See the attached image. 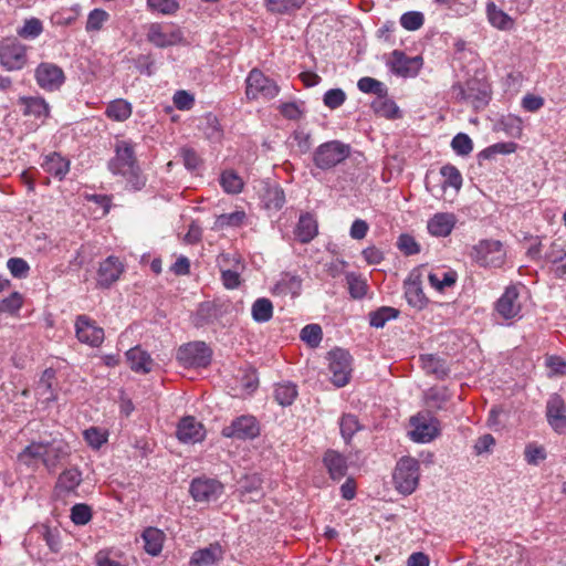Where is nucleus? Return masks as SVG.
Segmentation results:
<instances>
[{"instance_id":"nucleus-1","label":"nucleus","mask_w":566,"mask_h":566,"mask_svg":"<svg viewBox=\"0 0 566 566\" xmlns=\"http://www.w3.org/2000/svg\"><path fill=\"white\" fill-rule=\"evenodd\" d=\"M107 168L114 176L125 179L128 190L138 191L146 186V176L138 165L135 144L130 140H116L114 156L108 160Z\"/></svg>"},{"instance_id":"nucleus-2","label":"nucleus","mask_w":566,"mask_h":566,"mask_svg":"<svg viewBox=\"0 0 566 566\" xmlns=\"http://www.w3.org/2000/svg\"><path fill=\"white\" fill-rule=\"evenodd\" d=\"M452 92L458 101L472 105L475 111L485 108L491 99L490 84L476 77L468 80L464 85H452Z\"/></svg>"},{"instance_id":"nucleus-3","label":"nucleus","mask_w":566,"mask_h":566,"mask_svg":"<svg viewBox=\"0 0 566 566\" xmlns=\"http://www.w3.org/2000/svg\"><path fill=\"white\" fill-rule=\"evenodd\" d=\"M352 148L340 140L321 144L313 153V163L321 170H331L350 156Z\"/></svg>"},{"instance_id":"nucleus-4","label":"nucleus","mask_w":566,"mask_h":566,"mask_svg":"<svg viewBox=\"0 0 566 566\" xmlns=\"http://www.w3.org/2000/svg\"><path fill=\"white\" fill-rule=\"evenodd\" d=\"M470 256L480 266L500 268L505 261L506 252L501 241L485 239L472 247Z\"/></svg>"},{"instance_id":"nucleus-5","label":"nucleus","mask_w":566,"mask_h":566,"mask_svg":"<svg viewBox=\"0 0 566 566\" xmlns=\"http://www.w3.org/2000/svg\"><path fill=\"white\" fill-rule=\"evenodd\" d=\"M146 39L159 49L185 44V34L180 27L172 23L154 22L147 25Z\"/></svg>"},{"instance_id":"nucleus-6","label":"nucleus","mask_w":566,"mask_h":566,"mask_svg":"<svg viewBox=\"0 0 566 566\" xmlns=\"http://www.w3.org/2000/svg\"><path fill=\"white\" fill-rule=\"evenodd\" d=\"M419 471L418 460L410 457L401 458L394 472L396 490L403 495L413 493L419 483Z\"/></svg>"},{"instance_id":"nucleus-7","label":"nucleus","mask_w":566,"mask_h":566,"mask_svg":"<svg viewBox=\"0 0 566 566\" xmlns=\"http://www.w3.org/2000/svg\"><path fill=\"white\" fill-rule=\"evenodd\" d=\"M245 84V94L249 99L262 98L270 101L280 93V87L276 82L258 69H252L249 72Z\"/></svg>"},{"instance_id":"nucleus-8","label":"nucleus","mask_w":566,"mask_h":566,"mask_svg":"<svg viewBox=\"0 0 566 566\" xmlns=\"http://www.w3.org/2000/svg\"><path fill=\"white\" fill-rule=\"evenodd\" d=\"M331 380L337 387L346 386L352 377V356L343 348H334L327 354Z\"/></svg>"},{"instance_id":"nucleus-9","label":"nucleus","mask_w":566,"mask_h":566,"mask_svg":"<svg viewBox=\"0 0 566 566\" xmlns=\"http://www.w3.org/2000/svg\"><path fill=\"white\" fill-rule=\"evenodd\" d=\"M27 61V46L17 38H6L0 42V64L7 71L22 70Z\"/></svg>"},{"instance_id":"nucleus-10","label":"nucleus","mask_w":566,"mask_h":566,"mask_svg":"<svg viewBox=\"0 0 566 566\" xmlns=\"http://www.w3.org/2000/svg\"><path fill=\"white\" fill-rule=\"evenodd\" d=\"M390 72L397 76L416 77L423 65L421 55L408 56L403 51L394 50L386 61Z\"/></svg>"},{"instance_id":"nucleus-11","label":"nucleus","mask_w":566,"mask_h":566,"mask_svg":"<svg viewBox=\"0 0 566 566\" xmlns=\"http://www.w3.org/2000/svg\"><path fill=\"white\" fill-rule=\"evenodd\" d=\"M221 434L235 440H252L260 434V423L254 416L242 415L223 427Z\"/></svg>"},{"instance_id":"nucleus-12","label":"nucleus","mask_w":566,"mask_h":566,"mask_svg":"<svg viewBox=\"0 0 566 566\" xmlns=\"http://www.w3.org/2000/svg\"><path fill=\"white\" fill-rule=\"evenodd\" d=\"M189 492L196 502L209 503L223 494L224 486L216 479L200 476L191 481Z\"/></svg>"},{"instance_id":"nucleus-13","label":"nucleus","mask_w":566,"mask_h":566,"mask_svg":"<svg viewBox=\"0 0 566 566\" xmlns=\"http://www.w3.org/2000/svg\"><path fill=\"white\" fill-rule=\"evenodd\" d=\"M178 360L187 367H207L211 361V349L203 342L189 343L178 350Z\"/></svg>"},{"instance_id":"nucleus-14","label":"nucleus","mask_w":566,"mask_h":566,"mask_svg":"<svg viewBox=\"0 0 566 566\" xmlns=\"http://www.w3.org/2000/svg\"><path fill=\"white\" fill-rule=\"evenodd\" d=\"M75 335L80 343L91 347H99L104 342V329L87 315H78L75 319Z\"/></svg>"},{"instance_id":"nucleus-15","label":"nucleus","mask_w":566,"mask_h":566,"mask_svg":"<svg viewBox=\"0 0 566 566\" xmlns=\"http://www.w3.org/2000/svg\"><path fill=\"white\" fill-rule=\"evenodd\" d=\"M410 423L413 427L411 438L416 442H430L439 436V420L429 415L418 413L411 417Z\"/></svg>"},{"instance_id":"nucleus-16","label":"nucleus","mask_w":566,"mask_h":566,"mask_svg":"<svg viewBox=\"0 0 566 566\" xmlns=\"http://www.w3.org/2000/svg\"><path fill=\"white\" fill-rule=\"evenodd\" d=\"M34 75L38 85L49 92L57 91L65 82L63 70L50 62L40 63Z\"/></svg>"},{"instance_id":"nucleus-17","label":"nucleus","mask_w":566,"mask_h":566,"mask_svg":"<svg viewBox=\"0 0 566 566\" xmlns=\"http://www.w3.org/2000/svg\"><path fill=\"white\" fill-rule=\"evenodd\" d=\"M546 419L552 429L559 433H566V403L562 396L554 394L546 402Z\"/></svg>"},{"instance_id":"nucleus-18","label":"nucleus","mask_w":566,"mask_h":566,"mask_svg":"<svg viewBox=\"0 0 566 566\" xmlns=\"http://www.w3.org/2000/svg\"><path fill=\"white\" fill-rule=\"evenodd\" d=\"M176 436L180 442L193 444L205 439L206 429L195 417L187 416L179 421Z\"/></svg>"},{"instance_id":"nucleus-19","label":"nucleus","mask_w":566,"mask_h":566,"mask_svg":"<svg viewBox=\"0 0 566 566\" xmlns=\"http://www.w3.org/2000/svg\"><path fill=\"white\" fill-rule=\"evenodd\" d=\"M124 272V264L117 256L111 255L99 263L97 270V285L107 289L114 284Z\"/></svg>"},{"instance_id":"nucleus-20","label":"nucleus","mask_w":566,"mask_h":566,"mask_svg":"<svg viewBox=\"0 0 566 566\" xmlns=\"http://www.w3.org/2000/svg\"><path fill=\"white\" fill-rule=\"evenodd\" d=\"M44 446L43 465L49 471H54L59 463L70 454V446L64 440L57 438L44 441Z\"/></svg>"},{"instance_id":"nucleus-21","label":"nucleus","mask_w":566,"mask_h":566,"mask_svg":"<svg viewBox=\"0 0 566 566\" xmlns=\"http://www.w3.org/2000/svg\"><path fill=\"white\" fill-rule=\"evenodd\" d=\"M405 297L407 303L417 310H423L428 305V297L426 296L420 274L411 273L403 283Z\"/></svg>"},{"instance_id":"nucleus-22","label":"nucleus","mask_w":566,"mask_h":566,"mask_svg":"<svg viewBox=\"0 0 566 566\" xmlns=\"http://www.w3.org/2000/svg\"><path fill=\"white\" fill-rule=\"evenodd\" d=\"M518 291L516 286H507L504 293L495 303V311L501 315L504 319H511L518 316L521 312V305L517 301Z\"/></svg>"},{"instance_id":"nucleus-23","label":"nucleus","mask_w":566,"mask_h":566,"mask_svg":"<svg viewBox=\"0 0 566 566\" xmlns=\"http://www.w3.org/2000/svg\"><path fill=\"white\" fill-rule=\"evenodd\" d=\"M323 463L327 472L334 481H339L347 473V459L345 455L335 450H327L323 457Z\"/></svg>"},{"instance_id":"nucleus-24","label":"nucleus","mask_w":566,"mask_h":566,"mask_svg":"<svg viewBox=\"0 0 566 566\" xmlns=\"http://www.w3.org/2000/svg\"><path fill=\"white\" fill-rule=\"evenodd\" d=\"M455 222L457 218L453 213L439 212L429 219L427 228L434 237H447L452 232Z\"/></svg>"},{"instance_id":"nucleus-25","label":"nucleus","mask_w":566,"mask_h":566,"mask_svg":"<svg viewBox=\"0 0 566 566\" xmlns=\"http://www.w3.org/2000/svg\"><path fill=\"white\" fill-rule=\"evenodd\" d=\"M486 14L490 23L500 30H511L514 27L513 13L502 9L493 0L486 4Z\"/></svg>"},{"instance_id":"nucleus-26","label":"nucleus","mask_w":566,"mask_h":566,"mask_svg":"<svg viewBox=\"0 0 566 566\" xmlns=\"http://www.w3.org/2000/svg\"><path fill=\"white\" fill-rule=\"evenodd\" d=\"M223 557L222 548L219 544H211L208 547L196 551L191 558V566H213Z\"/></svg>"},{"instance_id":"nucleus-27","label":"nucleus","mask_w":566,"mask_h":566,"mask_svg":"<svg viewBox=\"0 0 566 566\" xmlns=\"http://www.w3.org/2000/svg\"><path fill=\"white\" fill-rule=\"evenodd\" d=\"M545 259L553 264V272L557 279H566V250L560 243L553 242Z\"/></svg>"},{"instance_id":"nucleus-28","label":"nucleus","mask_w":566,"mask_h":566,"mask_svg":"<svg viewBox=\"0 0 566 566\" xmlns=\"http://www.w3.org/2000/svg\"><path fill=\"white\" fill-rule=\"evenodd\" d=\"M294 234L301 243H308L316 237L317 222L311 213L300 216Z\"/></svg>"},{"instance_id":"nucleus-29","label":"nucleus","mask_w":566,"mask_h":566,"mask_svg":"<svg viewBox=\"0 0 566 566\" xmlns=\"http://www.w3.org/2000/svg\"><path fill=\"white\" fill-rule=\"evenodd\" d=\"M129 367L135 373L147 374L151 370L153 359L148 353L140 347H134L126 352Z\"/></svg>"},{"instance_id":"nucleus-30","label":"nucleus","mask_w":566,"mask_h":566,"mask_svg":"<svg viewBox=\"0 0 566 566\" xmlns=\"http://www.w3.org/2000/svg\"><path fill=\"white\" fill-rule=\"evenodd\" d=\"M302 291V279L298 275L284 273L273 287V293L277 295H291L296 297Z\"/></svg>"},{"instance_id":"nucleus-31","label":"nucleus","mask_w":566,"mask_h":566,"mask_svg":"<svg viewBox=\"0 0 566 566\" xmlns=\"http://www.w3.org/2000/svg\"><path fill=\"white\" fill-rule=\"evenodd\" d=\"M19 104L23 106V115L33 116L35 118H45L49 116V104L42 97H27L19 98Z\"/></svg>"},{"instance_id":"nucleus-32","label":"nucleus","mask_w":566,"mask_h":566,"mask_svg":"<svg viewBox=\"0 0 566 566\" xmlns=\"http://www.w3.org/2000/svg\"><path fill=\"white\" fill-rule=\"evenodd\" d=\"M42 168L50 175L62 180L70 170V161L60 154L52 153L44 158Z\"/></svg>"},{"instance_id":"nucleus-33","label":"nucleus","mask_w":566,"mask_h":566,"mask_svg":"<svg viewBox=\"0 0 566 566\" xmlns=\"http://www.w3.org/2000/svg\"><path fill=\"white\" fill-rule=\"evenodd\" d=\"M144 549L151 556H157L163 549L165 534L156 527H147L143 534Z\"/></svg>"},{"instance_id":"nucleus-34","label":"nucleus","mask_w":566,"mask_h":566,"mask_svg":"<svg viewBox=\"0 0 566 566\" xmlns=\"http://www.w3.org/2000/svg\"><path fill=\"white\" fill-rule=\"evenodd\" d=\"M44 454V441L31 442L18 454V460L27 467H35L39 461L43 463Z\"/></svg>"},{"instance_id":"nucleus-35","label":"nucleus","mask_w":566,"mask_h":566,"mask_svg":"<svg viewBox=\"0 0 566 566\" xmlns=\"http://www.w3.org/2000/svg\"><path fill=\"white\" fill-rule=\"evenodd\" d=\"M420 360L427 375H432L437 379H444L449 376L450 370L446 364V360L434 355H422Z\"/></svg>"},{"instance_id":"nucleus-36","label":"nucleus","mask_w":566,"mask_h":566,"mask_svg":"<svg viewBox=\"0 0 566 566\" xmlns=\"http://www.w3.org/2000/svg\"><path fill=\"white\" fill-rule=\"evenodd\" d=\"M262 201L268 210L279 211L285 203L284 190L279 185L268 186L262 195Z\"/></svg>"},{"instance_id":"nucleus-37","label":"nucleus","mask_w":566,"mask_h":566,"mask_svg":"<svg viewBox=\"0 0 566 566\" xmlns=\"http://www.w3.org/2000/svg\"><path fill=\"white\" fill-rule=\"evenodd\" d=\"M370 107L378 116L390 119L399 117V107L392 99L388 98V94L376 97Z\"/></svg>"},{"instance_id":"nucleus-38","label":"nucleus","mask_w":566,"mask_h":566,"mask_svg":"<svg viewBox=\"0 0 566 566\" xmlns=\"http://www.w3.org/2000/svg\"><path fill=\"white\" fill-rule=\"evenodd\" d=\"M132 104L123 98L112 101L105 111L108 118L116 122H125L132 115Z\"/></svg>"},{"instance_id":"nucleus-39","label":"nucleus","mask_w":566,"mask_h":566,"mask_svg":"<svg viewBox=\"0 0 566 566\" xmlns=\"http://www.w3.org/2000/svg\"><path fill=\"white\" fill-rule=\"evenodd\" d=\"M429 283L437 291L442 292L444 289L453 286L458 280V274L453 270L436 271L428 275Z\"/></svg>"},{"instance_id":"nucleus-40","label":"nucleus","mask_w":566,"mask_h":566,"mask_svg":"<svg viewBox=\"0 0 566 566\" xmlns=\"http://www.w3.org/2000/svg\"><path fill=\"white\" fill-rule=\"evenodd\" d=\"M252 318L256 323H266L273 316V304L266 297L256 298L251 307Z\"/></svg>"},{"instance_id":"nucleus-41","label":"nucleus","mask_w":566,"mask_h":566,"mask_svg":"<svg viewBox=\"0 0 566 566\" xmlns=\"http://www.w3.org/2000/svg\"><path fill=\"white\" fill-rule=\"evenodd\" d=\"M306 0H265L266 9L276 14H289L302 8Z\"/></svg>"},{"instance_id":"nucleus-42","label":"nucleus","mask_w":566,"mask_h":566,"mask_svg":"<svg viewBox=\"0 0 566 566\" xmlns=\"http://www.w3.org/2000/svg\"><path fill=\"white\" fill-rule=\"evenodd\" d=\"M297 397V388L292 382L277 384L274 388L275 401L283 406H291Z\"/></svg>"},{"instance_id":"nucleus-43","label":"nucleus","mask_w":566,"mask_h":566,"mask_svg":"<svg viewBox=\"0 0 566 566\" xmlns=\"http://www.w3.org/2000/svg\"><path fill=\"white\" fill-rule=\"evenodd\" d=\"M218 317L217 305L212 302H202L199 304L195 314L196 326H205L213 323Z\"/></svg>"},{"instance_id":"nucleus-44","label":"nucleus","mask_w":566,"mask_h":566,"mask_svg":"<svg viewBox=\"0 0 566 566\" xmlns=\"http://www.w3.org/2000/svg\"><path fill=\"white\" fill-rule=\"evenodd\" d=\"M247 214L244 211H234L230 213H222L217 217L213 229L223 230L226 228L241 227L245 221Z\"/></svg>"},{"instance_id":"nucleus-45","label":"nucleus","mask_w":566,"mask_h":566,"mask_svg":"<svg viewBox=\"0 0 566 566\" xmlns=\"http://www.w3.org/2000/svg\"><path fill=\"white\" fill-rule=\"evenodd\" d=\"M398 315V310L390 306H382L369 313V324L375 328H382L387 322L397 318Z\"/></svg>"},{"instance_id":"nucleus-46","label":"nucleus","mask_w":566,"mask_h":566,"mask_svg":"<svg viewBox=\"0 0 566 566\" xmlns=\"http://www.w3.org/2000/svg\"><path fill=\"white\" fill-rule=\"evenodd\" d=\"M424 397L431 408L442 409L450 400L451 394L447 387H431L426 391Z\"/></svg>"},{"instance_id":"nucleus-47","label":"nucleus","mask_w":566,"mask_h":566,"mask_svg":"<svg viewBox=\"0 0 566 566\" xmlns=\"http://www.w3.org/2000/svg\"><path fill=\"white\" fill-rule=\"evenodd\" d=\"M82 482V473L77 469L64 470L57 479V488L71 492Z\"/></svg>"},{"instance_id":"nucleus-48","label":"nucleus","mask_w":566,"mask_h":566,"mask_svg":"<svg viewBox=\"0 0 566 566\" xmlns=\"http://www.w3.org/2000/svg\"><path fill=\"white\" fill-rule=\"evenodd\" d=\"M357 87L363 93L375 94L376 97L388 94V88L382 82L369 76L361 77Z\"/></svg>"},{"instance_id":"nucleus-49","label":"nucleus","mask_w":566,"mask_h":566,"mask_svg":"<svg viewBox=\"0 0 566 566\" xmlns=\"http://www.w3.org/2000/svg\"><path fill=\"white\" fill-rule=\"evenodd\" d=\"M43 32L42 21L38 18L27 19L17 33L27 40H34Z\"/></svg>"},{"instance_id":"nucleus-50","label":"nucleus","mask_w":566,"mask_h":566,"mask_svg":"<svg viewBox=\"0 0 566 566\" xmlns=\"http://www.w3.org/2000/svg\"><path fill=\"white\" fill-rule=\"evenodd\" d=\"M109 14L103 9L96 8L88 13L85 30L86 32H98L108 21Z\"/></svg>"},{"instance_id":"nucleus-51","label":"nucleus","mask_w":566,"mask_h":566,"mask_svg":"<svg viewBox=\"0 0 566 566\" xmlns=\"http://www.w3.org/2000/svg\"><path fill=\"white\" fill-rule=\"evenodd\" d=\"M220 184L228 193H239L243 188L242 179L232 170H226L221 174Z\"/></svg>"},{"instance_id":"nucleus-52","label":"nucleus","mask_w":566,"mask_h":566,"mask_svg":"<svg viewBox=\"0 0 566 566\" xmlns=\"http://www.w3.org/2000/svg\"><path fill=\"white\" fill-rule=\"evenodd\" d=\"M346 281L348 284V291L353 298L360 300L367 293V284L366 281L355 273H348L346 275Z\"/></svg>"},{"instance_id":"nucleus-53","label":"nucleus","mask_w":566,"mask_h":566,"mask_svg":"<svg viewBox=\"0 0 566 566\" xmlns=\"http://www.w3.org/2000/svg\"><path fill=\"white\" fill-rule=\"evenodd\" d=\"M443 177L442 187L446 189L448 187H452L455 190H459L462 186V176L459 169L452 165H446L441 167L440 170Z\"/></svg>"},{"instance_id":"nucleus-54","label":"nucleus","mask_w":566,"mask_h":566,"mask_svg":"<svg viewBox=\"0 0 566 566\" xmlns=\"http://www.w3.org/2000/svg\"><path fill=\"white\" fill-rule=\"evenodd\" d=\"M340 434L346 442L360 429L359 421L356 416L347 413L339 421Z\"/></svg>"},{"instance_id":"nucleus-55","label":"nucleus","mask_w":566,"mask_h":566,"mask_svg":"<svg viewBox=\"0 0 566 566\" xmlns=\"http://www.w3.org/2000/svg\"><path fill=\"white\" fill-rule=\"evenodd\" d=\"M322 336V327L317 324H308L304 326L300 334L301 339L313 348L319 345Z\"/></svg>"},{"instance_id":"nucleus-56","label":"nucleus","mask_w":566,"mask_h":566,"mask_svg":"<svg viewBox=\"0 0 566 566\" xmlns=\"http://www.w3.org/2000/svg\"><path fill=\"white\" fill-rule=\"evenodd\" d=\"M23 305V297L19 292H13L10 296L0 301V313L17 315Z\"/></svg>"},{"instance_id":"nucleus-57","label":"nucleus","mask_w":566,"mask_h":566,"mask_svg":"<svg viewBox=\"0 0 566 566\" xmlns=\"http://www.w3.org/2000/svg\"><path fill=\"white\" fill-rule=\"evenodd\" d=\"M70 517L75 525H86L92 520V509L85 503H77L72 506Z\"/></svg>"},{"instance_id":"nucleus-58","label":"nucleus","mask_w":566,"mask_h":566,"mask_svg":"<svg viewBox=\"0 0 566 566\" xmlns=\"http://www.w3.org/2000/svg\"><path fill=\"white\" fill-rule=\"evenodd\" d=\"M424 22V17L419 11H408L400 17V24L408 31L419 30Z\"/></svg>"},{"instance_id":"nucleus-59","label":"nucleus","mask_w":566,"mask_h":566,"mask_svg":"<svg viewBox=\"0 0 566 566\" xmlns=\"http://www.w3.org/2000/svg\"><path fill=\"white\" fill-rule=\"evenodd\" d=\"M451 147L457 155L468 156L473 149V143L467 134L459 133L452 138Z\"/></svg>"},{"instance_id":"nucleus-60","label":"nucleus","mask_w":566,"mask_h":566,"mask_svg":"<svg viewBox=\"0 0 566 566\" xmlns=\"http://www.w3.org/2000/svg\"><path fill=\"white\" fill-rule=\"evenodd\" d=\"M7 268L15 279H25L30 272L29 263L22 258H10Z\"/></svg>"},{"instance_id":"nucleus-61","label":"nucleus","mask_w":566,"mask_h":566,"mask_svg":"<svg viewBox=\"0 0 566 566\" xmlns=\"http://www.w3.org/2000/svg\"><path fill=\"white\" fill-rule=\"evenodd\" d=\"M346 101V94L342 88H331L324 96L323 102L329 109H336L340 107Z\"/></svg>"},{"instance_id":"nucleus-62","label":"nucleus","mask_w":566,"mask_h":566,"mask_svg":"<svg viewBox=\"0 0 566 566\" xmlns=\"http://www.w3.org/2000/svg\"><path fill=\"white\" fill-rule=\"evenodd\" d=\"M524 457L528 464L537 465L546 459L545 448L536 443H528L524 450Z\"/></svg>"},{"instance_id":"nucleus-63","label":"nucleus","mask_w":566,"mask_h":566,"mask_svg":"<svg viewBox=\"0 0 566 566\" xmlns=\"http://www.w3.org/2000/svg\"><path fill=\"white\" fill-rule=\"evenodd\" d=\"M148 7L161 14H174L179 10L177 0H147Z\"/></svg>"},{"instance_id":"nucleus-64","label":"nucleus","mask_w":566,"mask_h":566,"mask_svg":"<svg viewBox=\"0 0 566 566\" xmlns=\"http://www.w3.org/2000/svg\"><path fill=\"white\" fill-rule=\"evenodd\" d=\"M302 104H298L296 102H287L282 103L279 107L280 113L283 117L290 120H298L304 115V109L302 108Z\"/></svg>"}]
</instances>
